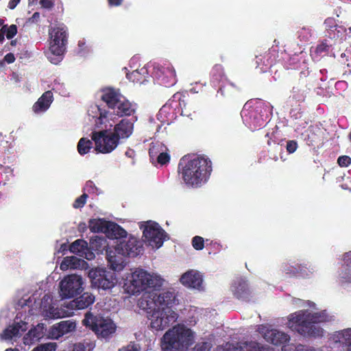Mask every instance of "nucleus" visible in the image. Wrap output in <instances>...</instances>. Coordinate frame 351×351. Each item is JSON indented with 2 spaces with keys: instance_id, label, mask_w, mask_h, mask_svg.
Listing matches in <instances>:
<instances>
[{
  "instance_id": "nucleus-1",
  "label": "nucleus",
  "mask_w": 351,
  "mask_h": 351,
  "mask_svg": "<svg viewBox=\"0 0 351 351\" xmlns=\"http://www.w3.org/2000/svg\"><path fill=\"white\" fill-rule=\"evenodd\" d=\"M101 99L112 112L101 109L97 105H91L87 111L89 117L95 119V125L102 130L92 133V140L95 149L103 154L112 152L118 145L117 138L108 128L115 123V114L119 117L130 116L135 110V106L130 103L119 90L108 88L102 92Z\"/></svg>"
},
{
  "instance_id": "nucleus-2",
  "label": "nucleus",
  "mask_w": 351,
  "mask_h": 351,
  "mask_svg": "<svg viewBox=\"0 0 351 351\" xmlns=\"http://www.w3.org/2000/svg\"><path fill=\"white\" fill-rule=\"evenodd\" d=\"M176 302L175 291L167 289L160 293L150 291L144 293L138 305L146 312L151 328L155 330H163L178 319V315L172 308Z\"/></svg>"
},
{
  "instance_id": "nucleus-3",
  "label": "nucleus",
  "mask_w": 351,
  "mask_h": 351,
  "mask_svg": "<svg viewBox=\"0 0 351 351\" xmlns=\"http://www.w3.org/2000/svg\"><path fill=\"white\" fill-rule=\"evenodd\" d=\"M304 306L309 308L303 309L290 314L288 317L287 326L304 337H322L323 329L317 325L329 321L328 315L325 311L315 312V304L307 301L304 302Z\"/></svg>"
},
{
  "instance_id": "nucleus-4",
  "label": "nucleus",
  "mask_w": 351,
  "mask_h": 351,
  "mask_svg": "<svg viewBox=\"0 0 351 351\" xmlns=\"http://www.w3.org/2000/svg\"><path fill=\"white\" fill-rule=\"evenodd\" d=\"M182 159V178L184 183L192 187H199L206 183L212 171L211 161L205 157H195L184 162Z\"/></svg>"
},
{
  "instance_id": "nucleus-5",
  "label": "nucleus",
  "mask_w": 351,
  "mask_h": 351,
  "mask_svg": "<svg viewBox=\"0 0 351 351\" xmlns=\"http://www.w3.org/2000/svg\"><path fill=\"white\" fill-rule=\"evenodd\" d=\"M194 342V332L183 325H178L165 333L161 346L164 351H184Z\"/></svg>"
},
{
  "instance_id": "nucleus-6",
  "label": "nucleus",
  "mask_w": 351,
  "mask_h": 351,
  "mask_svg": "<svg viewBox=\"0 0 351 351\" xmlns=\"http://www.w3.org/2000/svg\"><path fill=\"white\" fill-rule=\"evenodd\" d=\"M50 36L49 49L46 52L48 60L54 64L62 60L67 42V29L63 25L51 27L49 32Z\"/></svg>"
},
{
  "instance_id": "nucleus-7",
  "label": "nucleus",
  "mask_w": 351,
  "mask_h": 351,
  "mask_svg": "<svg viewBox=\"0 0 351 351\" xmlns=\"http://www.w3.org/2000/svg\"><path fill=\"white\" fill-rule=\"evenodd\" d=\"M82 322L84 326L89 327L99 339H109L117 330L116 324L110 318L93 315L90 312L86 313Z\"/></svg>"
},
{
  "instance_id": "nucleus-8",
  "label": "nucleus",
  "mask_w": 351,
  "mask_h": 351,
  "mask_svg": "<svg viewBox=\"0 0 351 351\" xmlns=\"http://www.w3.org/2000/svg\"><path fill=\"white\" fill-rule=\"evenodd\" d=\"M145 241L153 248L158 249L167 238V234L156 222L148 221L140 226Z\"/></svg>"
},
{
  "instance_id": "nucleus-9",
  "label": "nucleus",
  "mask_w": 351,
  "mask_h": 351,
  "mask_svg": "<svg viewBox=\"0 0 351 351\" xmlns=\"http://www.w3.org/2000/svg\"><path fill=\"white\" fill-rule=\"evenodd\" d=\"M84 281L77 274L67 275L60 282V296L62 299L72 298L84 291Z\"/></svg>"
},
{
  "instance_id": "nucleus-10",
  "label": "nucleus",
  "mask_w": 351,
  "mask_h": 351,
  "mask_svg": "<svg viewBox=\"0 0 351 351\" xmlns=\"http://www.w3.org/2000/svg\"><path fill=\"white\" fill-rule=\"evenodd\" d=\"M92 285L99 289L108 290L113 288L117 282L114 272L104 268L92 269L88 272Z\"/></svg>"
},
{
  "instance_id": "nucleus-11",
  "label": "nucleus",
  "mask_w": 351,
  "mask_h": 351,
  "mask_svg": "<svg viewBox=\"0 0 351 351\" xmlns=\"http://www.w3.org/2000/svg\"><path fill=\"white\" fill-rule=\"evenodd\" d=\"M148 271L143 269H135L126 279L124 289L132 295L140 293L147 289Z\"/></svg>"
},
{
  "instance_id": "nucleus-12",
  "label": "nucleus",
  "mask_w": 351,
  "mask_h": 351,
  "mask_svg": "<svg viewBox=\"0 0 351 351\" xmlns=\"http://www.w3.org/2000/svg\"><path fill=\"white\" fill-rule=\"evenodd\" d=\"M65 306L60 308L55 307L51 295L45 294L41 300L40 312L45 319H60L71 316L73 312L69 311Z\"/></svg>"
},
{
  "instance_id": "nucleus-13",
  "label": "nucleus",
  "mask_w": 351,
  "mask_h": 351,
  "mask_svg": "<svg viewBox=\"0 0 351 351\" xmlns=\"http://www.w3.org/2000/svg\"><path fill=\"white\" fill-rule=\"evenodd\" d=\"M143 251V243L136 237L130 236L128 240H123L117 244L115 252L122 256L136 257Z\"/></svg>"
},
{
  "instance_id": "nucleus-14",
  "label": "nucleus",
  "mask_w": 351,
  "mask_h": 351,
  "mask_svg": "<svg viewBox=\"0 0 351 351\" xmlns=\"http://www.w3.org/2000/svg\"><path fill=\"white\" fill-rule=\"evenodd\" d=\"M153 66V76L158 80L160 84L165 86H170L176 84V71L170 64L164 65L154 64Z\"/></svg>"
},
{
  "instance_id": "nucleus-15",
  "label": "nucleus",
  "mask_w": 351,
  "mask_h": 351,
  "mask_svg": "<svg viewBox=\"0 0 351 351\" xmlns=\"http://www.w3.org/2000/svg\"><path fill=\"white\" fill-rule=\"evenodd\" d=\"M258 330L267 342L274 345L283 344L290 339L287 333L276 329H270L264 325L259 326Z\"/></svg>"
},
{
  "instance_id": "nucleus-16",
  "label": "nucleus",
  "mask_w": 351,
  "mask_h": 351,
  "mask_svg": "<svg viewBox=\"0 0 351 351\" xmlns=\"http://www.w3.org/2000/svg\"><path fill=\"white\" fill-rule=\"evenodd\" d=\"M180 283L190 289L202 291L204 289L203 275L197 270L189 269L180 278Z\"/></svg>"
},
{
  "instance_id": "nucleus-17",
  "label": "nucleus",
  "mask_w": 351,
  "mask_h": 351,
  "mask_svg": "<svg viewBox=\"0 0 351 351\" xmlns=\"http://www.w3.org/2000/svg\"><path fill=\"white\" fill-rule=\"evenodd\" d=\"M343 261L338 271L337 282L342 287L347 288L351 285V252L343 255Z\"/></svg>"
},
{
  "instance_id": "nucleus-18",
  "label": "nucleus",
  "mask_w": 351,
  "mask_h": 351,
  "mask_svg": "<svg viewBox=\"0 0 351 351\" xmlns=\"http://www.w3.org/2000/svg\"><path fill=\"white\" fill-rule=\"evenodd\" d=\"M330 344L343 346L346 351H351V328L336 331L329 337Z\"/></svg>"
},
{
  "instance_id": "nucleus-19",
  "label": "nucleus",
  "mask_w": 351,
  "mask_h": 351,
  "mask_svg": "<svg viewBox=\"0 0 351 351\" xmlns=\"http://www.w3.org/2000/svg\"><path fill=\"white\" fill-rule=\"evenodd\" d=\"M247 104H245L241 114L243 122L252 130H256L258 127L263 125V120L259 116L257 110L247 109Z\"/></svg>"
},
{
  "instance_id": "nucleus-20",
  "label": "nucleus",
  "mask_w": 351,
  "mask_h": 351,
  "mask_svg": "<svg viewBox=\"0 0 351 351\" xmlns=\"http://www.w3.org/2000/svg\"><path fill=\"white\" fill-rule=\"evenodd\" d=\"M76 328V324L71 320L62 321L53 325L49 331L51 339H58L65 334L73 331Z\"/></svg>"
},
{
  "instance_id": "nucleus-21",
  "label": "nucleus",
  "mask_w": 351,
  "mask_h": 351,
  "mask_svg": "<svg viewBox=\"0 0 351 351\" xmlns=\"http://www.w3.org/2000/svg\"><path fill=\"white\" fill-rule=\"evenodd\" d=\"M26 323L22 321L16 322L6 328L1 335L3 340H16L20 337L22 332L26 330Z\"/></svg>"
},
{
  "instance_id": "nucleus-22",
  "label": "nucleus",
  "mask_w": 351,
  "mask_h": 351,
  "mask_svg": "<svg viewBox=\"0 0 351 351\" xmlns=\"http://www.w3.org/2000/svg\"><path fill=\"white\" fill-rule=\"evenodd\" d=\"M134 130V122L123 119L119 123L116 124L114 128L113 134L117 138L118 142L121 139L128 138L132 134Z\"/></svg>"
},
{
  "instance_id": "nucleus-23",
  "label": "nucleus",
  "mask_w": 351,
  "mask_h": 351,
  "mask_svg": "<svg viewBox=\"0 0 351 351\" xmlns=\"http://www.w3.org/2000/svg\"><path fill=\"white\" fill-rule=\"evenodd\" d=\"M95 301V297L90 293H84L80 297L66 304L65 307L73 312L74 309H84L91 305Z\"/></svg>"
},
{
  "instance_id": "nucleus-24",
  "label": "nucleus",
  "mask_w": 351,
  "mask_h": 351,
  "mask_svg": "<svg viewBox=\"0 0 351 351\" xmlns=\"http://www.w3.org/2000/svg\"><path fill=\"white\" fill-rule=\"evenodd\" d=\"M53 101V93L51 90L45 92L33 105L32 110L36 114H42L46 112Z\"/></svg>"
},
{
  "instance_id": "nucleus-25",
  "label": "nucleus",
  "mask_w": 351,
  "mask_h": 351,
  "mask_svg": "<svg viewBox=\"0 0 351 351\" xmlns=\"http://www.w3.org/2000/svg\"><path fill=\"white\" fill-rule=\"evenodd\" d=\"M69 250L71 252L87 260H92L95 257L94 254L89 252L87 242L82 239L74 241L71 245Z\"/></svg>"
},
{
  "instance_id": "nucleus-26",
  "label": "nucleus",
  "mask_w": 351,
  "mask_h": 351,
  "mask_svg": "<svg viewBox=\"0 0 351 351\" xmlns=\"http://www.w3.org/2000/svg\"><path fill=\"white\" fill-rule=\"evenodd\" d=\"M45 335V326L43 324H39L31 329L23 337V343L25 345H32L38 341Z\"/></svg>"
},
{
  "instance_id": "nucleus-27",
  "label": "nucleus",
  "mask_w": 351,
  "mask_h": 351,
  "mask_svg": "<svg viewBox=\"0 0 351 351\" xmlns=\"http://www.w3.org/2000/svg\"><path fill=\"white\" fill-rule=\"evenodd\" d=\"M232 291L239 299H247L250 293L247 281L242 278L237 279L234 282Z\"/></svg>"
},
{
  "instance_id": "nucleus-28",
  "label": "nucleus",
  "mask_w": 351,
  "mask_h": 351,
  "mask_svg": "<svg viewBox=\"0 0 351 351\" xmlns=\"http://www.w3.org/2000/svg\"><path fill=\"white\" fill-rule=\"evenodd\" d=\"M85 264L86 262L84 260L80 259L76 256H66L64 258L63 261H62L60 268L62 271H66L69 269H75L80 267H84Z\"/></svg>"
},
{
  "instance_id": "nucleus-29",
  "label": "nucleus",
  "mask_w": 351,
  "mask_h": 351,
  "mask_svg": "<svg viewBox=\"0 0 351 351\" xmlns=\"http://www.w3.org/2000/svg\"><path fill=\"white\" fill-rule=\"evenodd\" d=\"M107 227L105 234L110 239H117L126 236V231L115 223L110 221Z\"/></svg>"
},
{
  "instance_id": "nucleus-30",
  "label": "nucleus",
  "mask_w": 351,
  "mask_h": 351,
  "mask_svg": "<svg viewBox=\"0 0 351 351\" xmlns=\"http://www.w3.org/2000/svg\"><path fill=\"white\" fill-rule=\"evenodd\" d=\"M106 252L108 265L110 269L116 271H121L125 265L123 257L117 254H112V252L108 250H106Z\"/></svg>"
},
{
  "instance_id": "nucleus-31",
  "label": "nucleus",
  "mask_w": 351,
  "mask_h": 351,
  "mask_svg": "<svg viewBox=\"0 0 351 351\" xmlns=\"http://www.w3.org/2000/svg\"><path fill=\"white\" fill-rule=\"evenodd\" d=\"M148 74L147 68L143 66L139 69H136L130 73H127V78L133 82L143 84L146 81Z\"/></svg>"
},
{
  "instance_id": "nucleus-32",
  "label": "nucleus",
  "mask_w": 351,
  "mask_h": 351,
  "mask_svg": "<svg viewBox=\"0 0 351 351\" xmlns=\"http://www.w3.org/2000/svg\"><path fill=\"white\" fill-rule=\"evenodd\" d=\"M282 351H331L328 347L314 348L305 346L301 344H287L283 346Z\"/></svg>"
},
{
  "instance_id": "nucleus-33",
  "label": "nucleus",
  "mask_w": 351,
  "mask_h": 351,
  "mask_svg": "<svg viewBox=\"0 0 351 351\" xmlns=\"http://www.w3.org/2000/svg\"><path fill=\"white\" fill-rule=\"evenodd\" d=\"M147 288L159 290L163 286L165 280L157 273H149L147 277Z\"/></svg>"
},
{
  "instance_id": "nucleus-34",
  "label": "nucleus",
  "mask_w": 351,
  "mask_h": 351,
  "mask_svg": "<svg viewBox=\"0 0 351 351\" xmlns=\"http://www.w3.org/2000/svg\"><path fill=\"white\" fill-rule=\"evenodd\" d=\"M109 222L104 219H93L89 221L88 227L92 232L105 234Z\"/></svg>"
},
{
  "instance_id": "nucleus-35",
  "label": "nucleus",
  "mask_w": 351,
  "mask_h": 351,
  "mask_svg": "<svg viewBox=\"0 0 351 351\" xmlns=\"http://www.w3.org/2000/svg\"><path fill=\"white\" fill-rule=\"evenodd\" d=\"M168 151L167 147L161 143H152L149 148V154L152 162L154 164L155 158L162 152Z\"/></svg>"
},
{
  "instance_id": "nucleus-36",
  "label": "nucleus",
  "mask_w": 351,
  "mask_h": 351,
  "mask_svg": "<svg viewBox=\"0 0 351 351\" xmlns=\"http://www.w3.org/2000/svg\"><path fill=\"white\" fill-rule=\"evenodd\" d=\"M93 147V143L90 140L86 138H82L77 144V151L80 155L87 154Z\"/></svg>"
},
{
  "instance_id": "nucleus-37",
  "label": "nucleus",
  "mask_w": 351,
  "mask_h": 351,
  "mask_svg": "<svg viewBox=\"0 0 351 351\" xmlns=\"http://www.w3.org/2000/svg\"><path fill=\"white\" fill-rule=\"evenodd\" d=\"M95 348V343L90 340H84L73 345V351H92Z\"/></svg>"
},
{
  "instance_id": "nucleus-38",
  "label": "nucleus",
  "mask_w": 351,
  "mask_h": 351,
  "mask_svg": "<svg viewBox=\"0 0 351 351\" xmlns=\"http://www.w3.org/2000/svg\"><path fill=\"white\" fill-rule=\"evenodd\" d=\"M51 89L56 93H58L60 95L67 97L69 95V92L66 88L63 83L59 80H55L51 85Z\"/></svg>"
},
{
  "instance_id": "nucleus-39",
  "label": "nucleus",
  "mask_w": 351,
  "mask_h": 351,
  "mask_svg": "<svg viewBox=\"0 0 351 351\" xmlns=\"http://www.w3.org/2000/svg\"><path fill=\"white\" fill-rule=\"evenodd\" d=\"M324 24L326 27L329 28V36L330 38H335L336 37L335 31H337L338 33L340 32V30L337 29L338 28H341L340 27H337L335 24V20L332 18H328L325 20Z\"/></svg>"
},
{
  "instance_id": "nucleus-40",
  "label": "nucleus",
  "mask_w": 351,
  "mask_h": 351,
  "mask_svg": "<svg viewBox=\"0 0 351 351\" xmlns=\"http://www.w3.org/2000/svg\"><path fill=\"white\" fill-rule=\"evenodd\" d=\"M87 197H88L87 194L86 193H84L83 195H82L81 196L76 198V199L75 200V202L73 204V206L75 208H80L83 207L86 202Z\"/></svg>"
},
{
  "instance_id": "nucleus-41",
  "label": "nucleus",
  "mask_w": 351,
  "mask_h": 351,
  "mask_svg": "<svg viewBox=\"0 0 351 351\" xmlns=\"http://www.w3.org/2000/svg\"><path fill=\"white\" fill-rule=\"evenodd\" d=\"M155 160L158 164L163 165L169 162L170 160V156L167 153V151L162 152L158 157H156V158H155Z\"/></svg>"
},
{
  "instance_id": "nucleus-42",
  "label": "nucleus",
  "mask_w": 351,
  "mask_h": 351,
  "mask_svg": "<svg viewBox=\"0 0 351 351\" xmlns=\"http://www.w3.org/2000/svg\"><path fill=\"white\" fill-rule=\"evenodd\" d=\"M193 246L197 250H200L204 248V239L202 237L196 236L193 239Z\"/></svg>"
},
{
  "instance_id": "nucleus-43",
  "label": "nucleus",
  "mask_w": 351,
  "mask_h": 351,
  "mask_svg": "<svg viewBox=\"0 0 351 351\" xmlns=\"http://www.w3.org/2000/svg\"><path fill=\"white\" fill-rule=\"evenodd\" d=\"M17 33V27L16 25H6L5 34L8 39L12 38Z\"/></svg>"
},
{
  "instance_id": "nucleus-44",
  "label": "nucleus",
  "mask_w": 351,
  "mask_h": 351,
  "mask_svg": "<svg viewBox=\"0 0 351 351\" xmlns=\"http://www.w3.org/2000/svg\"><path fill=\"white\" fill-rule=\"evenodd\" d=\"M119 351H141V348L138 344L130 343L128 346L119 349Z\"/></svg>"
},
{
  "instance_id": "nucleus-45",
  "label": "nucleus",
  "mask_w": 351,
  "mask_h": 351,
  "mask_svg": "<svg viewBox=\"0 0 351 351\" xmlns=\"http://www.w3.org/2000/svg\"><path fill=\"white\" fill-rule=\"evenodd\" d=\"M337 162L340 167H348L351 163V158L348 156L339 157Z\"/></svg>"
},
{
  "instance_id": "nucleus-46",
  "label": "nucleus",
  "mask_w": 351,
  "mask_h": 351,
  "mask_svg": "<svg viewBox=\"0 0 351 351\" xmlns=\"http://www.w3.org/2000/svg\"><path fill=\"white\" fill-rule=\"evenodd\" d=\"M328 49V45L326 43H322L317 45L315 49V53L319 56H322L323 53Z\"/></svg>"
},
{
  "instance_id": "nucleus-47",
  "label": "nucleus",
  "mask_w": 351,
  "mask_h": 351,
  "mask_svg": "<svg viewBox=\"0 0 351 351\" xmlns=\"http://www.w3.org/2000/svg\"><path fill=\"white\" fill-rule=\"evenodd\" d=\"M286 148L289 153L292 154L296 151L298 148V143L295 141H289L287 143Z\"/></svg>"
},
{
  "instance_id": "nucleus-48",
  "label": "nucleus",
  "mask_w": 351,
  "mask_h": 351,
  "mask_svg": "<svg viewBox=\"0 0 351 351\" xmlns=\"http://www.w3.org/2000/svg\"><path fill=\"white\" fill-rule=\"evenodd\" d=\"M84 189L88 193H95L97 190L95 184L90 180L86 182Z\"/></svg>"
},
{
  "instance_id": "nucleus-49",
  "label": "nucleus",
  "mask_w": 351,
  "mask_h": 351,
  "mask_svg": "<svg viewBox=\"0 0 351 351\" xmlns=\"http://www.w3.org/2000/svg\"><path fill=\"white\" fill-rule=\"evenodd\" d=\"M40 3L44 8L50 9L53 6V3L51 0H40Z\"/></svg>"
},
{
  "instance_id": "nucleus-50",
  "label": "nucleus",
  "mask_w": 351,
  "mask_h": 351,
  "mask_svg": "<svg viewBox=\"0 0 351 351\" xmlns=\"http://www.w3.org/2000/svg\"><path fill=\"white\" fill-rule=\"evenodd\" d=\"M4 60L7 63L10 64L14 62L15 57L13 53H9L7 55H5V56L4 57Z\"/></svg>"
},
{
  "instance_id": "nucleus-51",
  "label": "nucleus",
  "mask_w": 351,
  "mask_h": 351,
  "mask_svg": "<svg viewBox=\"0 0 351 351\" xmlns=\"http://www.w3.org/2000/svg\"><path fill=\"white\" fill-rule=\"evenodd\" d=\"M21 0H10L8 3V8L11 10L14 9L16 5L19 3Z\"/></svg>"
},
{
  "instance_id": "nucleus-52",
  "label": "nucleus",
  "mask_w": 351,
  "mask_h": 351,
  "mask_svg": "<svg viewBox=\"0 0 351 351\" xmlns=\"http://www.w3.org/2000/svg\"><path fill=\"white\" fill-rule=\"evenodd\" d=\"M6 25H3L0 29V43L4 40V35L5 34Z\"/></svg>"
},
{
  "instance_id": "nucleus-53",
  "label": "nucleus",
  "mask_w": 351,
  "mask_h": 351,
  "mask_svg": "<svg viewBox=\"0 0 351 351\" xmlns=\"http://www.w3.org/2000/svg\"><path fill=\"white\" fill-rule=\"evenodd\" d=\"M123 0H108V3L110 5L117 6L121 4Z\"/></svg>"
},
{
  "instance_id": "nucleus-54",
  "label": "nucleus",
  "mask_w": 351,
  "mask_h": 351,
  "mask_svg": "<svg viewBox=\"0 0 351 351\" xmlns=\"http://www.w3.org/2000/svg\"><path fill=\"white\" fill-rule=\"evenodd\" d=\"M210 349V343H204L200 348L201 351H208Z\"/></svg>"
},
{
  "instance_id": "nucleus-55",
  "label": "nucleus",
  "mask_w": 351,
  "mask_h": 351,
  "mask_svg": "<svg viewBox=\"0 0 351 351\" xmlns=\"http://www.w3.org/2000/svg\"><path fill=\"white\" fill-rule=\"evenodd\" d=\"M98 241L99 242L101 245H104V248L106 247V239L104 238H98Z\"/></svg>"
},
{
  "instance_id": "nucleus-56",
  "label": "nucleus",
  "mask_w": 351,
  "mask_h": 351,
  "mask_svg": "<svg viewBox=\"0 0 351 351\" xmlns=\"http://www.w3.org/2000/svg\"><path fill=\"white\" fill-rule=\"evenodd\" d=\"M300 274L303 277H306V276H308V274L306 272V270L305 269H301L300 270Z\"/></svg>"
},
{
  "instance_id": "nucleus-57",
  "label": "nucleus",
  "mask_w": 351,
  "mask_h": 351,
  "mask_svg": "<svg viewBox=\"0 0 351 351\" xmlns=\"http://www.w3.org/2000/svg\"><path fill=\"white\" fill-rule=\"evenodd\" d=\"M40 17V14L38 12H35L34 13V14L32 15V19H35L36 20L37 19H38Z\"/></svg>"
},
{
  "instance_id": "nucleus-58",
  "label": "nucleus",
  "mask_w": 351,
  "mask_h": 351,
  "mask_svg": "<svg viewBox=\"0 0 351 351\" xmlns=\"http://www.w3.org/2000/svg\"><path fill=\"white\" fill-rule=\"evenodd\" d=\"M26 302H27V300H24L23 301H20L19 302V305H21L22 307L25 305V306H27V304H26Z\"/></svg>"
},
{
  "instance_id": "nucleus-59",
  "label": "nucleus",
  "mask_w": 351,
  "mask_h": 351,
  "mask_svg": "<svg viewBox=\"0 0 351 351\" xmlns=\"http://www.w3.org/2000/svg\"><path fill=\"white\" fill-rule=\"evenodd\" d=\"M5 351H19L16 348H8L6 349Z\"/></svg>"
},
{
  "instance_id": "nucleus-60",
  "label": "nucleus",
  "mask_w": 351,
  "mask_h": 351,
  "mask_svg": "<svg viewBox=\"0 0 351 351\" xmlns=\"http://www.w3.org/2000/svg\"><path fill=\"white\" fill-rule=\"evenodd\" d=\"M3 23H4V21L3 19H0V26L3 25Z\"/></svg>"
},
{
  "instance_id": "nucleus-61",
  "label": "nucleus",
  "mask_w": 351,
  "mask_h": 351,
  "mask_svg": "<svg viewBox=\"0 0 351 351\" xmlns=\"http://www.w3.org/2000/svg\"><path fill=\"white\" fill-rule=\"evenodd\" d=\"M84 45V43H82V42H79V46H80V47H82V46H83Z\"/></svg>"
},
{
  "instance_id": "nucleus-62",
  "label": "nucleus",
  "mask_w": 351,
  "mask_h": 351,
  "mask_svg": "<svg viewBox=\"0 0 351 351\" xmlns=\"http://www.w3.org/2000/svg\"><path fill=\"white\" fill-rule=\"evenodd\" d=\"M182 114H185L186 116H189L186 113L184 112V110H182Z\"/></svg>"
},
{
  "instance_id": "nucleus-63",
  "label": "nucleus",
  "mask_w": 351,
  "mask_h": 351,
  "mask_svg": "<svg viewBox=\"0 0 351 351\" xmlns=\"http://www.w3.org/2000/svg\"><path fill=\"white\" fill-rule=\"evenodd\" d=\"M314 271H315V270H314V269H313V268H312V269H311V271H310V273H311V274H313V273L314 272Z\"/></svg>"
},
{
  "instance_id": "nucleus-64",
  "label": "nucleus",
  "mask_w": 351,
  "mask_h": 351,
  "mask_svg": "<svg viewBox=\"0 0 351 351\" xmlns=\"http://www.w3.org/2000/svg\"><path fill=\"white\" fill-rule=\"evenodd\" d=\"M349 138H350V141H351V132H350V133L349 134Z\"/></svg>"
}]
</instances>
